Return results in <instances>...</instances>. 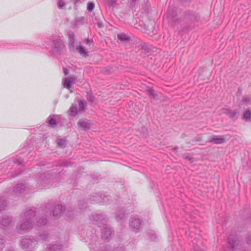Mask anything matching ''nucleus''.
Instances as JSON below:
<instances>
[{
	"mask_svg": "<svg viewBox=\"0 0 251 251\" xmlns=\"http://www.w3.org/2000/svg\"><path fill=\"white\" fill-rule=\"evenodd\" d=\"M95 222L96 225L101 229V236L100 237L97 229L90 228L87 230L81 232V240L88 243L91 251H124V247L119 245L111 251L106 246L104 242H109L112 234L110 226L106 224L105 216L102 213H95L90 218Z\"/></svg>",
	"mask_w": 251,
	"mask_h": 251,
	"instance_id": "obj_1",
	"label": "nucleus"
},
{
	"mask_svg": "<svg viewBox=\"0 0 251 251\" xmlns=\"http://www.w3.org/2000/svg\"><path fill=\"white\" fill-rule=\"evenodd\" d=\"M21 217L22 219L16 226V230L20 234L29 231L33 228L34 224L37 226L41 227L47 223V218L37 215L34 207L24 212Z\"/></svg>",
	"mask_w": 251,
	"mask_h": 251,
	"instance_id": "obj_2",
	"label": "nucleus"
},
{
	"mask_svg": "<svg viewBox=\"0 0 251 251\" xmlns=\"http://www.w3.org/2000/svg\"><path fill=\"white\" fill-rule=\"evenodd\" d=\"M38 235L33 241L29 238H24L21 241L20 245L24 250L33 249L34 245L39 242H43L49 238L48 232L46 230H40L38 232Z\"/></svg>",
	"mask_w": 251,
	"mask_h": 251,
	"instance_id": "obj_3",
	"label": "nucleus"
},
{
	"mask_svg": "<svg viewBox=\"0 0 251 251\" xmlns=\"http://www.w3.org/2000/svg\"><path fill=\"white\" fill-rule=\"evenodd\" d=\"M50 40L52 43L51 50L53 55H60L64 52L65 48L62 37L52 35L51 37Z\"/></svg>",
	"mask_w": 251,
	"mask_h": 251,
	"instance_id": "obj_4",
	"label": "nucleus"
},
{
	"mask_svg": "<svg viewBox=\"0 0 251 251\" xmlns=\"http://www.w3.org/2000/svg\"><path fill=\"white\" fill-rule=\"evenodd\" d=\"M227 243L229 249L232 251H235L240 249V241L235 235H231L227 238Z\"/></svg>",
	"mask_w": 251,
	"mask_h": 251,
	"instance_id": "obj_5",
	"label": "nucleus"
},
{
	"mask_svg": "<svg viewBox=\"0 0 251 251\" xmlns=\"http://www.w3.org/2000/svg\"><path fill=\"white\" fill-rule=\"evenodd\" d=\"M129 227L134 232H139L141 227L140 220L136 217L132 218L130 222Z\"/></svg>",
	"mask_w": 251,
	"mask_h": 251,
	"instance_id": "obj_6",
	"label": "nucleus"
},
{
	"mask_svg": "<svg viewBox=\"0 0 251 251\" xmlns=\"http://www.w3.org/2000/svg\"><path fill=\"white\" fill-rule=\"evenodd\" d=\"M92 199V201L100 203V204H105L109 202V198L108 196L104 194H96V195L92 196L90 199Z\"/></svg>",
	"mask_w": 251,
	"mask_h": 251,
	"instance_id": "obj_7",
	"label": "nucleus"
},
{
	"mask_svg": "<svg viewBox=\"0 0 251 251\" xmlns=\"http://www.w3.org/2000/svg\"><path fill=\"white\" fill-rule=\"evenodd\" d=\"M29 192V191L26 188L24 184H17L13 188L14 195L17 196H19L22 194L27 193Z\"/></svg>",
	"mask_w": 251,
	"mask_h": 251,
	"instance_id": "obj_8",
	"label": "nucleus"
},
{
	"mask_svg": "<svg viewBox=\"0 0 251 251\" xmlns=\"http://www.w3.org/2000/svg\"><path fill=\"white\" fill-rule=\"evenodd\" d=\"M62 241H56L55 244L51 243L48 246L47 251H63L65 244H61Z\"/></svg>",
	"mask_w": 251,
	"mask_h": 251,
	"instance_id": "obj_9",
	"label": "nucleus"
},
{
	"mask_svg": "<svg viewBox=\"0 0 251 251\" xmlns=\"http://www.w3.org/2000/svg\"><path fill=\"white\" fill-rule=\"evenodd\" d=\"M3 166H7L8 165L13 164V166H23L24 161L23 159L20 156H16L12 160L5 161L3 163Z\"/></svg>",
	"mask_w": 251,
	"mask_h": 251,
	"instance_id": "obj_10",
	"label": "nucleus"
},
{
	"mask_svg": "<svg viewBox=\"0 0 251 251\" xmlns=\"http://www.w3.org/2000/svg\"><path fill=\"white\" fill-rule=\"evenodd\" d=\"M12 225V220L10 217L3 218L0 220V227L2 229L9 228Z\"/></svg>",
	"mask_w": 251,
	"mask_h": 251,
	"instance_id": "obj_11",
	"label": "nucleus"
},
{
	"mask_svg": "<svg viewBox=\"0 0 251 251\" xmlns=\"http://www.w3.org/2000/svg\"><path fill=\"white\" fill-rule=\"evenodd\" d=\"M209 142L216 144H220L225 143V139L224 136L222 135H212L210 137Z\"/></svg>",
	"mask_w": 251,
	"mask_h": 251,
	"instance_id": "obj_12",
	"label": "nucleus"
},
{
	"mask_svg": "<svg viewBox=\"0 0 251 251\" xmlns=\"http://www.w3.org/2000/svg\"><path fill=\"white\" fill-rule=\"evenodd\" d=\"M64 207L61 204H57L53 208L52 215L55 217H58L61 216L64 210Z\"/></svg>",
	"mask_w": 251,
	"mask_h": 251,
	"instance_id": "obj_13",
	"label": "nucleus"
},
{
	"mask_svg": "<svg viewBox=\"0 0 251 251\" xmlns=\"http://www.w3.org/2000/svg\"><path fill=\"white\" fill-rule=\"evenodd\" d=\"M90 123L87 120L80 119L78 123L77 126L82 130H86L90 128Z\"/></svg>",
	"mask_w": 251,
	"mask_h": 251,
	"instance_id": "obj_14",
	"label": "nucleus"
},
{
	"mask_svg": "<svg viewBox=\"0 0 251 251\" xmlns=\"http://www.w3.org/2000/svg\"><path fill=\"white\" fill-rule=\"evenodd\" d=\"M35 179L38 183L43 184V183L48 182L49 180L50 179V177L48 174L47 176L45 174H41L38 178L36 177Z\"/></svg>",
	"mask_w": 251,
	"mask_h": 251,
	"instance_id": "obj_15",
	"label": "nucleus"
},
{
	"mask_svg": "<svg viewBox=\"0 0 251 251\" xmlns=\"http://www.w3.org/2000/svg\"><path fill=\"white\" fill-rule=\"evenodd\" d=\"M74 82L75 79L73 77L65 78L64 79L63 86L69 89Z\"/></svg>",
	"mask_w": 251,
	"mask_h": 251,
	"instance_id": "obj_16",
	"label": "nucleus"
},
{
	"mask_svg": "<svg viewBox=\"0 0 251 251\" xmlns=\"http://www.w3.org/2000/svg\"><path fill=\"white\" fill-rule=\"evenodd\" d=\"M78 109L79 112H83L87 106L86 102L83 100H78Z\"/></svg>",
	"mask_w": 251,
	"mask_h": 251,
	"instance_id": "obj_17",
	"label": "nucleus"
},
{
	"mask_svg": "<svg viewBox=\"0 0 251 251\" xmlns=\"http://www.w3.org/2000/svg\"><path fill=\"white\" fill-rule=\"evenodd\" d=\"M251 111L250 110H246L243 114L242 119L245 121L248 122L251 120Z\"/></svg>",
	"mask_w": 251,
	"mask_h": 251,
	"instance_id": "obj_18",
	"label": "nucleus"
},
{
	"mask_svg": "<svg viewBox=\"0 0 251 251\" xmlns=\"http://www.w3.org/2000/svg\"><path fill=\"white\" fill-rule=\"evenodd\" d=\"M147 238L151 241H154L157 238V235L154 231L150 230L147 233Z\"/></svg>",
	"mask_w": 251,
	"mask_h": 251,
	"instance_id": "obj_19",
	"label": "nucleus"
},
{
	"mask_svg": "<svg viewBox=\"0 0 251 251\" xmlns=\"http://www.w3.org/2000/svg\"><path fill=\"white\" fill-rule=\"evenodd\" d=\"M125 217V211L121 210L117 212L116 215V219L117 221H120L123 220Z\"/></svg>",
	"mask_w": 251,
	"mask_h": 251,
	"instance_id": "obj_20",
	"label": "nucleus"
},
{
	"mask_svg": "<svg viewBox=\"0 0 251 251\" xmlns=\"http://www.w3.org/2000/svg\"><path fill=\"white\" fill-rule=\"evenodd\" d=\"M68 36L69 38V44L73 46L75 43V34L73 31H70L68 33Z\"/></svg>",
	"mask_w": 251,
	"mask_h": 251,
	"instance_id": "obj_21",
	"label": "nucleus"
},
{
	"mask_svg": "<svg viewBox=\"0 0 251 251\" xmlns=\"http://www.w3.org/2000/svg\"><path fill=\"white\" fill-rule=\"evenodd\" d=\"M76 50L83 56L86 57L88 56L87 52L86 51L85 48L81 46H79L76 48Z\"/></svg>",
	"mask_w": 251,
	"mask_h": 251,
	"instance_id": "obj_22",
	"label": "nucleus"
},
{
	"mask_svg": "<svg viewBox=\"0 0 251 251\" xmlns=\"http://www.w3.org/2000/svg\"><path fill=\"white\" fill-rule=\"evenodd\" d=\"M69 111L71 116L74 117L77 114V109L76 106H75L74 104L72 105L70 108Z\"/></svg>",
	"mask_w": 251,
	"mask_h": 251,
	"instance_id": "obj_23",
	"label": "nucleus"
},
{
	"mask_svg": "<svg viewBox=\"0 0 251 251\" xmlns=\"http://www.w3.org/2000/svg\"><path fill=\"white\" fill-rule=\"evenodd\" d=\"M190 19L193 22H197L199 20L200 16L198 13L193 12L190 16Z\"/></svg>",
	"mask_w": 251,
	"mask_h": 251,
	"instance_id": "obj_24",
	"label": "nucleus"
},
{
	"mask_svg": "<svg viewBox=\"0 0 251 251\" xmlns=\"http://www.w3.org/2000/svg\"><path fill=\"white\" fill-rule=\"evenodd\" d=\"M6 205V202L5 199L3 197H0V211L4 209Z\"/></svg>",
	"mask_w": 251,
	"mask_h": 251,
	"instance_id": "obj_25",
	"label": "nucleus"
},
{
	"mask_svg": "<svg viewBox=\"0 0 251 251\" xmlns=\"http://www.w3.org/2000/svg\"><path fill=\"white\" fill-rule=\"evenodd\" d=\"M84 18L81 17L79 19H76L75 22V25L78 26L82 25L84 23Z\"/></svg>",
	"mask_w": 251,
	"mask_h": 251,
	"instance_id": "obj_26",
	"label": "nucleus"
},
{
	"mask_svg": "<svg viewBox=\"0 0 251 251\" xmlns=\"http://www.w3.org/2000/svg\"><path fill=\"white\" fill-rule=\"evenodd\" d=\"M118 39L121 41H127L129 40L128 37L125 33H121L118 35Z\"/></svg>",
	"mask_w": 251,
	"mask_h": 251,
	"instance_id": "obj_27",
	"label": "nucleus"
},
{
	"mask_svg": "<svg viewBox=\"0 0 251 251\" xmlns=\"http://www.w3.org/2000/svg\"><path fill=\"white\" fill-rule=\"evenodd\" d=\"M56 142L57 145L61 148H64L66 144V141L62 139H58Z\"/></svg>",
	"mask_w": 251,
	"mask_h": 251,
	"instance_id": "obj_28",
	"label": "nucleus"
},
{
	"mask_svg": "<svg viewBox=\"0 0 251 251\" xmlns=\"http://www.w3.org/2000/svg\"><path fill=\"white\" fill-rule=\"evenodd\" d=\"M251 101V98L249 96H244L242 98L241 102L243 104L248 103L250 102Z\"/></svg>",
	"mask_w": 251,
	"mask_h": 251,
	"instance_id": "obj_29",
	"label": "nucleus"
},
{
	"mask_svg": "<svg viewBox=\"0 0 251 251\" xmlns=\"http://www.w3.org/2000/svg\"><path fill=\"white\" fill-rule=\"evenodd\" d=\"M66 5V2L63 0H58L57 6L59 9H62Z\"/></svg>",
	"mask_w": 251,
	"mask_h": 251,
	"instance_id": "obj_30",
	"label": "nucleus"
},
{
	"mask_svg": "<svg viewBox=\"0 0 251 251\" xmlns=\"http://www.w3.org/2000/svg\"><path fill=\"white\" fill-rule=\"evenodd\" d=\"M95 7V4L92 2H89L87 3V10L89 11H92Z\"/></svg>",
	"mask_w": 251,
	"mask_h": 251,
	"instance_id": "obj_31",
	"label": "nucleus"
},
{
	"mask_svg": "<svg viewBox=\"0 0 251 251\" xmlns=\"http://www.w3.org/2000/svg\"><path fill=\"white\" fill-rule=\"evenodd\" d=\"M49 124L51 127H54L56 125V121L54 118H50L49 120Z\"/></svg>",
	"mask_w": 251,
	"mask_h": 251,
	"instance_id": "obj_32",
	"label": "nucleus"
},
{
	"mask_svg": "<svg viewBox=\"0 0 251 251\" xmlns=\"http://www.w3.org/2000/svg\"><path fill=\"white\" fill-rule=\"evenodd\" d=\"M232 111L228 108H223L222 110V113L227 115V116H229L230 115V113Z\"/></svg>",
	"mask_w": 251,
	"mask_h": 251,
	"instance_id": "obj_33",
	"label": "nucleus"
},
{
	"mask_svg": "<svg viewBox=\"0 0 251 251\" xmlns=\"http://www.w3.org/2000/svg\"><path fill=\"white\" fill-rule=\"evenodd\" d=\"M87 99L91 102H93L95 100L94 96L91 93H87Z\"/></svg>",
	"mask_w": 251,
	"mask_h": 251,
	"instance_id": "obj_34",
	"label": "nucleus"
},
{
	"mask_svg": "<svg viewBox=\"0 0 251 251\" xmlns=\"http://www.w3.org/2000/svg\"><path fill=\"white\" fill-rule=\"evenodd\" d=\"M148 93L149 95L151 97H154L155 92L153 89L152 88H149L148 89Z\"/></svg>",
	"mask_w": 251,
	"mask_h": 251,
	"instance_id": "obj_35",
	"label": "nucleus"
},
{
	"mask_svg": "<svg viewBox=\"0 0 251 251\" xmlns=\"http://www.w3.org/2000/svg\"><path fill=\"white\" fill-rule=\"evenodd\" d=\"M4 247V240L0 235V251H1Z\"/></svg>",
	"mask_w": 251,
	"mask_h": 251,
	"instance_id": "obj_36",
	"label": "nucleus"
},
{
	"mask_svg": "<svg viewBox=\"0 0 251 251\" xmlns=\"http://www.w3.org/2000/svg\"><path fill=\"white\" fill-rule=\"evenodd\" d=\"M106 3L109 6H114L116 4L114 0H106Z\"/></svg>",
	"mask_w": 251,
	"mask_h": 251,
	"instance_id": "obj_37",
	"label": "nucleus"
},
{
	"mask_svg": "<svg viewBox=\"0 0 251 251\" xmlns=\"http://www.w3.org/2000/svg\"><path fill=\"white\" fill-rule=\"evenodd\" d=\"M237 111L235 110L232 111L229 117L230 118H234L235 117L236 115L237 114Z\"/></svg>",
	"mask_w": 251,
	"mask_h": 251,
	"instance_id": "obj_38",
	"label": "nucleus"
},
{
	"mask_svg": "<svg viewBox=\"0 0 251 251\" xmlns=\"http://www.w3.org/2000/svg\"><path fill=\"white\" fill-rule=\"evenodd\" d=\"M247 243L248 245H251V235H250L247 239Z\"/></svg>",
	"mask_w": 251,
	"mask_h": 251,
	"instance_id": "obj_39",
	"label": "nucleus"
},
{
	"mask_svg": "<svg viewBox=\"0 0 251 251\" xmlns=\"http://www.w3.org/2000/svg\"><path fill=\"white\" fill-rule=\"evenodd\" d=\"M63 72H64V75H68V74H69V70L67 68H63Z\"/></svg>",
	"mask_w": 251,
	"mask_h": 251,
	"instance_id": "obj_40",
	"label": "nucleus"
},
{
	"mask_svg": "<svg viewBox=\"0 0 251 251\" xmlns=\"http://www.w3.org/2000/svg\"><path fill=\"white\" fill-rule=\"evenodd\" d=\"M242 94V89L240 88H238L237 92V96H240Z\"/></svg>",
	"mask_w": 251,
	"mask_h": 251,
	"instance_id": "obj_41",
	"label": "nucleus"
},
{
	"mask_svg": "<svg viewBox=\"0 0 251 251\" xmlns=\"http://www.w3.org/2000/svg\"><path fill=\"white\" fill-rule=\"evenodd\" d=\"M21 174V172H19V173H15L13 176H12V177H15L19 176Z\"/></svg>",
	"mask_w": 251,
	"mask_h": 251,
	"instance_id": "obj_42",
	"label": "nucleus"
},
{
	"mask_svg": "<svg viewBox=\"0 0 251 251\" xmlns=\"http://www.w3.org/2000/svg\"><path fill=\"white\" fill-rule=\"evenodd\" d=\"M85 42L86 44H89L90 42H92L91 41H90L89 39H86L85 40Z\"/></svg>",
	"mask_w": 251,
	"mask_h": 251,
	"instance_id": "obj_43",
	"label": "nucleus"
},
{
	"mask_svg": "<svg viewBox=\"0 0 251 251\" xmlns=\"http://www.w3.org/2000/svg\"><path fill=\"white\" fill-rule=\"evenodd\" d=\"M73 0V2H74V3L75 4H76V3H77L78 2H79L80 0Z\"/></svg>",
	"mask_w": 251,
	"mask_h": 251,
	"instance_id": "obj_44",
	"label": "nucleus"
},
{
	"mask_svg": "<svg viewBox=\"0 0 251 251\" xmlns=\"http://www.w3.org/2000/svg\"><path fill=\"white\" fill-rule=\"evenodd\" d=\"M200 232V230L198 229H196V231H195V233H196V234H198V233ZM198 236H199V235H198Z\"/></svg>",
	"mask_w": 251,
	"mask_h": 251,
	"instance_id": "obj_45",
	"label": "nucleus"
},
{
	"mask_svg": "<svg viewBox=\"0 0 251 251\" xmlns=\"http://www.w3.org/2000/svg\"><path fill=\"white\" fill-rule=\"evenodd\" d=\"M68 165H69L68 163L66 162V163H65L64 164L61 165V166H68Z\"/></svg>",
	"mask_w": 251,
	"mask_h": 251,
	"instance_id": "obj_46",
	"label": "nucleus"
},
{
	"mask_svg": "<svg viewBox=\"0 0 251 251\" xmlns=\"http://www.w3.org/2000/svg\"><path fill=\"white\" fill-rule=\"evenodd\" d=\"M194 250L195 251H203V250H199L197 249L196 247H194Z\"/></svg>",
	"mask_w": 251,
	"mask_h": 251,
	"instance_id": "obj_47",
	"label": "nucleus"
},
{
	"mask_svg": "<svg viewBox=\"0 0 251 251\" xmlns=\"http://www.w3.org/2000/svg\"><path fill=\"white\" fill-rule=\"evenodd\" d=\"M170 9H169V11H168V17H173L174 16L173 15H171L170 14Z\"/></svg>",
	"mask_w": 251,
	"mask_h": 251,
	"instance_id": "obj_48",
	"label": "nucleus"
},
{
	"mask_svg": "<svg viewBox=\"0 0 251 251\" xmlns=\"http://www.w3.org/2000/svg\"><path fill=\"white\" fill-rule=\"evenodd\" d=\"M132 2H135L137 0H130Z\"/></svg>",
	"mask_w": 251,
	"mask_h": 251,
	"instance_id": "obj_49",
	"label": "nucleus"
},
{
	"mask_svg": "<svg viewBox=\"0 0 251 251\" xmlns=\"http://www.w3.org/2000/svg\"><path fill=\"white\" fill-rule=\"evenodd\" d=\"M8 251H14L13 249H11L10 250H8Z\"/></svg>",
	"mask_w": 251,
	"mask_h": 251,
	"instance_id": "obj_50",
	"label": "nucleus"
},
{
	"mask_svg": "<svg viewBox=\"0 0 251 251\" xmlns=\"http://www.w3.org/2000/svg\"><path fill=\"white\" fill-rule=\"evenodd\" d=\"M67 215H70V214L69 213V212H68V213H67Z\"/></svg>",
	"mask_w": 251,
	"mask_h": 251,
	"instance_id": "obj_51",
	"label": "nucleus"
},
{
	"mask_svg": "<svg viewBox=\"0 0 251 251\" xmlns=\"http://www.w3.org/2000/svg\"><path fill=\"white\" fill-rule=\"evenodd\" d=\"M189 236H190L191 237H193V235H189Z\"/></svg>",
	"mask_w": 251,
	"mask_h": 251,
	"instance_id": "obj_52",
	"label": "nucleus"
},
{
	"mask_svg": "<svg viewBox=\"0 0 251 251\" xmlns=\"http://www.w3.org/2000/svg\"><path fill=\"white\" fill-rule=\"evenodd\" d=\"M46 208V209H49V207H47V206Z\"/></svg>",
	"mask_w": 251,
	"mask_h": 251,
	"instance_id": "obj_53",
	"label": "nucleus"
},
{
	"mask_svg": "<svg viewBox=\"0 0 251 251\" xmlns=\"http://www.w3.org/2000/svg\"><path fill=\"white\" fill-rule=\"evenodd\" d=\"M124 251H125L124 250Z\"/></svg>",
	"mask_w": 251,
	"mask_h": 251,
	"instance_id": "obj_54",
	"label": "nucleus"
}]
</instances>
